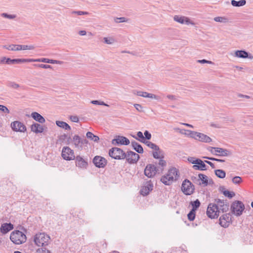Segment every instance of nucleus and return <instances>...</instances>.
Here are the masks:
<instances>
[{"label": "nucleus", "mask_w": 253, "mask_h": 253, "mask_svg": "<svg viewBox=\"0 0 253 253\" xmlns=\"http://www.w3.org/2000/svg\"><path fill=\"white\" fill-rule=\"evenodd\" d=\"M109 156L116 160H123L125 159V152L121 148L113 147L109 150Z\"/></svg>", "instance_id": "nucleus-5"}, {"label": "nucleus", "mask_w": 253, "mask_h": 253, "mask_svg": "<svg viewBox=\"0 0 253 253\" xmlns=\"http://www.w3.org/2000/svg\"><path fill=\"white\" fill-rule=\"evenodd\" d=\"M70 120L75 123H78L79 121V118L76 116H71Z\"/></svg>", "instance_id": "nucleus-57"}, {"label": "nucleus", "mask_w": 253, "mask_h": 253, "mask_svg": "<svg viewBox=\"0 0 253 253\" xmlns=\"http://www.w3.org/2000/svg\"><path fill=\"white\" fill-rule=\"evenodd\" d=\"M115 21L116 23L124 22H126V18L125 17L116 18Z\"/></svg>", "instance_id": "nucleus-58"}, {"label": "nucleus", "mask_w": 253, "mask_h": 253, "mask_svg": "<svg viewBox=\"0 0 253 253\" xmlns=\"http://www.w3.org/2000/svg\"><path fill=\"white\" fill-rule=\"evenodd\" d=\"M13 225L11 223H4L1 224L0 231L3 234H6L13 229Z\"/></svg>", "instance_id": "nucleus-23"}, {"label": "nucleus", "mask_w": 253, "mask_h": 253, "mask_svg": "<svg viewBox=\"0 0 253 253\" xmlns=\"http://www.w3.org/2000/svg\"><path fill=\"white\" fill-rule=\"evenodd\" d=\"M130 141L128 139L124 136H118L112 140L113 144L128 145Z\"/></svg>", "instance_id": "nucleus-17"}, {"label": "nucleus", "mask_w": 253, "mask_h": 253, "mask_svg": "<svg viewBox=\"0 0 253 253\" xmlns=\"http://www.w3.org/2000/svg\"><path fill=\"white\" fill-rule=\"evenodd\" d=\"M224 189V186H220L219 188L220 190L222 191V193L225 196L229 198H232L235 195V193L233 192H230L228 190L223 191Z\"/></svg>", "instance_id": "nucleus-38"}, {"label": "nucleus", "mask_w": 253, "mask_h": 253, "mask_svg": "<svg viewBox=\"0 0 253 253\" xmlns=\"http://www.w3.org/2000/svg\"><path fill=\"white\" fill-rule=\"evenodd\" d=\"M153 184L151 181H149L146 183L140 190V193L143 196L147 195L149 192L153 190Z\"/></svg>", "instance_id": "nucleus-19"}, {"label": "nucleus", "mask_w": 253, "mask_h": 253, "mask_svg": "<svg viewBox=\"0 0 253 253\" xmlns=\"http://www.w3.org/2000/svg\"><path fill=\"white\" fill-rule=\"evenodd\" d=\"M0 110L5 113H9V110L7 109V108L6 106H5L4 105H0Z\"/></svg>", "instance_id": "nucleus-54"}, {"label": "nucleus", "mask_w": 253, "mask_h": 253, "mask_svg": "<svg viewBox=\"0 0 253 253\" xmlns=\"http://www.w3.org/2000/svg\"><path fill=\"white\" fill-rule=\"evenodd\" d=\"M154 165L157 166L158 169H160V170H159L160 172H162L164 168L167 165V163L166 161L164 160V158H161L159 159L158 162L156 161Z\"/></svg>", "instance_id": "nucleus-25"}, {"label": "nucleus", "mask_w": 253, "mask_h": 253, "mask_svg": "<svg viewBox=\"0 0 253 253\" xmlns=\"http://www.w3.org/2000/svg\"><path fill=\"white\" fill-rule=\"evenodd\" d=\"M1 16L2 17L8 18L9 19H13L16 18V16L14 14H8L6 13H2L1 14Z\"/></svg>", "instance_id": "nucleus-46"}, {"label": "nucleus", "mask_w": 253, "mask_h": 253, "mask_svg": "<svg viewBox=\"0 0 253 253\" xmlns=\"http://www.w3.org/2000/svg\"><path fill=\"white\" fill-rule=\"evenodd\" d=\"M231 3L233 6L239 7L245 5L246 4V0H240L239 1L232 0Z\"/></svg>", "instance_id": "nucleus-37"}, {"label": "nucleus", "mask_w": 253, "mask_h": 253, "mask_svg": "<svg viewBox=\"0 0 253 253\" xmlns=\"http://www.w3.org/2000/svg\"><path fill=\"white\" fill-rule=\"evenodd\" d=\"M245 209L244 204L240 201L234 202L231 206L232 213L238 216H240Z\"/></svg>", "instance_id": "nucleus-4"}, {"label": "nucleus", "mask_w": 253, "mask_h": 253, "mask_svg": "<svg viewBox=\"0 0 253 253\" xmlns=\"http://www.w3.org/2000/svg\"><path fill=\"white\" fill-rule=\"evenodd\" d=\"M187 131L189 132L188 135L190 137L197 140L205 143H209L211 141V139L204 133L192 130Z\"/></svg>", "instance_id": "nucleus-3"}, {"label": "nucleus", "mask_w": 253, "mask_h": 253, "mask_svg": "<svg viewBox=\"0 0 253 253\" xmlns=\"http://www.w3.org/2000/svg\"><path fill=\"white\" fill-rule=\"evenodd\" d=\"M36 253H51L50 252L47 250L45 248H42L38 249L36 251Z\"/></svg>", "instance_id": "nucleus-52"}, {"label": "nucleus", "mask_w": 253, "mask_h": 253, "mask_svg": "<svg viewBox=\"0 0 253 253\" xmlns=\"http://www.w3.org/2000/svg\"><path fill=\"white\" fill-rule=\"evenodd\" d=\"M153 156L155 159H159L164 157L162 151L160 150V149L159 150H155V151L153 152Z\"/></svg>", "instance_id": "nucleus-41"}, {"label": "nucleus", "mask_w": 253, "mask_h": 253, "mask_svg": "<svg viewBox=\"0 0 253 253\" xmlns=\"http://www.w3.org/2000/svg\"><path fill=\"white\" fill-rule=\"evenodd\" d=\"M86 136L91 140L94 142H98L99 140V138L98 136L93 134L92 132L88 131L86 134Z\"/></svg>", "instance_id": "nucleus-40"}, {"label": "nucleus", "mask_w": 253, "mask_h": 253, "mask_svg": "<svg viewBox=\"0 0 253 253\" xmlns=\"http://www.w3.org/2000/svg\"><path fill=\"white\" fill-rule=\"evenodd\" d=\"M10 240L15 244L20 245L26 242V235L21 231H13L10 236Z\"/></svg>", "instance_id": "nucleus-1"}, {"label": "nucleus", "mask_w": 253, "mask_h": 253, "mask_svg": "<svg viewBox=\"0 0 253 253\" xmlns=\"http://www.w3.org/2000/svg\"><path fill=\"white\" fill-rule=\"evenodd\" d=\"M71 13L72 14H77L78 15H88L89 14L88 12L82 11H73Z\"/></svg>", "instance_id": "nucleus-49"}, {"label": "nucleus", "mask_w": 253, "mask_h": 253, "mask_svg": "<svg viewBox=\"0 0 253 253\" xmlns=\"http://www.w3.org/2000/svg\"><path fill=\"white\" fill-rule=\"evenodd\" d=\"M76 165L80 168H85L87 165V163L79 156L76 157Z\"/></svg>", "instance_id": "nucleus-31"}, {"label": "nucleus", "mask_w": 253, "mask_h": 253, "mask_svg": "<svg viewBox=\"0 0 253 253\" xmlns=\"http://www.w3.org/2000/svg\"><path fill=\"white\" fill-rule=\"evenodd\" d=\"M196 215V211H193V210H191V211L189 212L187 215L188 218L190 221H193L194 220L195 218Z\"/></svg>", "instance_id": "nucleus-45"}, {"label": "nucleus", "mask_w": 253, "mask_h": 253, "mask_svg": "<svg viewBox=\"0 0 253 253\" xmlns=\"http://www.w3.org/2000/svg\"><path fill=\"white\" fill-rule=\"evenodd\" d=\"M12 129L15 131L25 132L26 130V126L19 121H14L11 124Z\"/></svg>", "instance_id": "nucleus-14"}, {"label": "nucleus", "mask_w": 253, "mask_h": 253, "mask_svg": "<svg viewBox=\"0 0 253 253\" xmlns=\"http://www.w3.org/2000/svg\"><path fill=\"white\" fill-rule=\"evenodd\" d=\"M137 136L140 138L141 139H138L139 141L140 140H142L143 141H145V138L143 136V133L141 131H138L137 133Z\"/></svg>", "instance_id": "nucleus-59"}, {"label": "nucleus", "mask_w": 253, "mask_h": 253, "mask_svg": "<svg viewBox=\"0 0 253 253\" xmlns=\"http://www.w3.org/2000/svg\"><path fill=\"white\" fill-rule=\"evenodd\" d=\"M195 187L192 182L188 179H185L182 183L181 191L186 195H191L194 192Z\"/></svg>", "instance_id": "nucleus-6"}, {"label": "nucleus", "mask_w": 253, "mask_h": 253, "mask_svg": "<svg viewBox=\"0 0 253 253\" xmlns=\"http://www.w3.org/2000/svg\"><path fill=\"white\" fill-rule=\"evenodd\" d=\"M34 66L43 68V69H52V67L49 65H46V64H34Z\"/></svg>", "instance_id": "nucleus-47"}, {"label": "nucleus", "mask_w": 253, "mask_h": 253, "mask_svg": "<svg viewBox=\"0 0 253 253\" xmlns=\"http://www.w3.org/2000/svg\"><path fill=\"white\" fill-rule=\"evenodd\" d=\"M8 58L5 57H3L1 58H0V61H1V64L6 63V61Z\"/></svg>", "instance_id": "nucleus-64"}, {"label": "nucleus", "mask_w": 253, "mask_h": 253, "mask_svg": "<svg viewBox=\"0 0 253 253\" xmlns=\"http://www.w3.org/2000/svg\"><path fill=\"white\" fill-rule=\"evenodd\" d=\"M219 211L215 204L210 203L208 207L207 214L211 218H216L219 216Z\"/></svg>", "instance_id": "nucleus-8"}, {"label": "nucleus", "mask_w": 253, "mask_h": 253, "mask_svg": "<svg viewBox=\"0 0 253 253\" xmlns=\"http://www.w3.org/2000/svg\"><path fill=\"white\" fill-rule=\"evenodd\" d=\"M136 94L139 96H142L145 98H150L156 100H158L159 98V97L158 96L154 94L148 93L147 92L139 91L137 92Z\"/></svg>", "instance_id": "nucleus-24"}, {"label": "nucleus", "mask_w": 253, "mask_h": 253, "mask_svg": "<svg viewBox=\"0 0 253 253\" xmlns=\"http://www.w3.org/2000/svg\"><path fill=\"white\" fill-rule=\"evenodd\" d=\"M33 62H43L50 64H62L63 62L62 61L49 59L45 58H38V59H32Z\"/></svg>", "instance_id": "nucleus-20"}, {"label": "nucleus", "mask_w": 253, "mask_h": 253, "mask_svg": "<svg viewBox=\"0 0 253 253\" xmlns=\"http://www.w3.org/2000/svg\"><path fill=\"white\" fill-rule=\"evenodd\" d=\"M242 178L240 176H235L232 178V182L234 184H240L242 182Z\"/></svg>", "instance_id": "nucleus-50"}, {"label": "nucleus", "mask_w": 253, "mask_h": 253, "mask_svg": "<svg viewBox=\"0 0 253 253\" xmlns=\"http://www.w3.org/2000/svg\"><path fill=\"white\" fill-rule=\"evenodd\" d=\"M159 170L160 169H158L157 166L154 164H148L144 169V174L148 178H152L157 172H160Z\"/></svg>", "instance_id": "nucleus-7"}, {"label": "nucleus", "mask_w": 253, "mask_h": 253, "mask_svg": "<svg viewBox=\"0 0 253 253\" xmlns=\"http://www.w3.org/2000/svg\"><path fill=\"white\" fill-rule=\"evenodd\" d=\"M93 163L98 168H104L107 165V160L101 156H96L93 159Z\"/></svg>", "instance_id": "nucleus-12"}, {"label": "nucleus", "mask_w": 253, "mask_h": 253, "mask_svg": "<svg viewBox=\"0 0 253 253\" xmlns=\"http://www.w3.org/2000/svg\"><path fill=\"white\" fill-rule=\"evenodd\" d=\"M68 137L67 134H64L63 135H61L59 139L60 140L63 141L65 140V139L67 138Z\"/></svg>", "instance_id": "nucleus-60"}, {"label": "nucleus", "mask_w": 253, "mask_h": 253, "mask_svg": "<svg viewBox=\"0 0 253 253\" xmlns=\"http://www.w3.org/2000/svg\"><path fill=\"white\" fill-rule=\"evenodd\" d=\"M20 45L19 44H10L9 45H3V48L11 51L21 50Z\"/></svg>", "instance_id": "nucleus-33"}, {"label": "nucleus", "mask_w": 253, "mask_h": 253, "mask_svg": "<svg viewBox=\"0 0 253 253\" xmlns=\"http://www.w3.org/2000/svg\"><path fill=\"white\" fill-rule=\"evenodd\" d=\"M31 131L36 133H42L43 131V126L38 123H34L31 126Z\"/></svg>", "instance_id": "nucleus-26"}, {"label": "nucleus", "mask_w": 253, "mask_h": 253, "mask_svg": "<svg viewBox=\"0 0 253 253\" xmlns=\"http://www.w3.org/2000/svg\"><path fill=\"white\" fill-rule=\"evenodd\" d=\"M167 174L172 179L173 181H176L179 178V171L175 168L169 169Z\"/></svg>", "instance_id": "nucleus-18"}, {"label": "nucleus", "mask_w": 253, "mask_h": 253, "mask_svg": "<svg viewBox=\"0 0 253 253\" xmlns=\"http://www.w3.org/2000/svg\"><path fill=\"white\" fill-rule=\"evenodd\" d=\"M88 143V141L86 139H82L81 138V145L83 146L84 144H86Z\"/></svg>", "instance_id": "nucleus-63"}, {"label": "nucleus", "mask_w": 253, "mask_h": 253, "mask_svg": "<svg viewBox=\"0 0 253 253\" xmlns=\"http://www.w3.org/2000/svg\"><path fill=\"white\" fill-rule=\"evenodd\" d=\"M70 141H72L75 147L78 148L79 149H82V146L81 145V137L79 136L78 135H75L73 138L71 139L70 137L68 138V143L67 144H69Z\"/></svg>", "instance_id": "nucleus-15"}, {"label": "nucleus", "mask_w": 253, "mask_h": 253, "mask_svg": "<svg viewBox=\"0 0 253 253\" xmlns=\"http://www.w3.org/2000/svg\"><path fill=\"white\" fill-rule=\"evenodd\" d=\"M21 50H32L35 48V46L32 45H20Z\"/></svg>", "instance_id": "nucleus-48"}, {"label": "nucleus", "mask_w": 253, "mask_h": 253, "mask_svg": "<svg viewBox=\"0 0 253 253\" xmlns=\"http://www.w3.org/2000/svg\"><path fill=\"white\" fill-rule=\"evenodd\" d=\"M56 124L59 127L64 128L66 130H70L71 129L70 126L68 124H67L66 122H64L63 121H56Z\"/></svg>", "instance_id": "nucleus-36"}, {"label": "nucleus", "mask_w": 253, "mask_h": 253, "mask_svg": "<svg viewBox=\"0 0 253 253\" xmlns=\"http://www.w3.org/2000/svg\"><path fill=\"white\" fill-rule=\"evenodd\" d=\"M235 56L239 58H247L248 57V52L242 50H236L235 52Z\"/></svg>", "instance_id": "nucleus-32"}, {"label": "nucleus", "mask_w": 253, "mask_h": 253, "mask_svg": "<svg viewBox=\"0 0 253 253\" xmlns=\"http://www.w3.org/2000/svg\"><path fill=\"white\" fill-rule=\"evenodd\" d=\"M140 141L145 143L148 147L149 148L154 150H159V147L158 146L156 145L155 144L152 143V142L148 141H143L142 140H140Z\"/></svg>", "instance_id": "nucleus-35"}, {"label": "nucleus", "mask_w": 253, "mask_h": 253, "mask_svg": "<svg viewBox=\"0 0 253 253\" xmlns=\"http://www.w3.org/2000/svg\"><path fill=\"white\" fill-rule=\"evenodd\" d=\"M31 117L36 121L42 124L45 122V119L39 113L34 112L31 113Z\"/></svg>", "instance_id": "nucleus-28"}, {"label": "nucleus", "mask_w": 253, "mask_h": 253, "mask_svg": "<svg viewBox=\"0 0 253 253\" xmlns=\"http://www.w3.org/2000/svg\"><path fill=\"white\" fill-rule=\"evenodd\" d=\"M125 155L126 161L130 164L136 163L139 159L138 154L131 151L125 153Z\"/></svg>", "instance_id": "nucleus-9"}, {"label": "nucleus", "mask_w": 253, "mask_h": 253, "mask_svg": "<svg viewBox=\"0 0 253 253\" xmlns=\"http://www.w3.org/2000/svg\"><path fill=\"white\" fill-rule=\"evenodd\" d=\"M173 19L174 21L180 24H185L186 25L190 24H193V23H192L188 17L185 16L175 15L173 17Z\"/></svg>", "instance_id": "nucleus-21"}, {"label": "nucleus", "mask_w": 253, "mask_h": 253, "mask_svg": "<svg viewBox=\"0 0 253 253\" xmlns=\"http://www.w3.org/2000/svg\"><path fill=\"white\" fill-rule=\"evenodd\" d=\"M192 164H195L193 166L194 169L204 170H206V165L204 162L200 159H196L193 162H192Z\"/></svg>", "instance_id": "nucleus-16"}, {"label": "nucleus", "mask_w": 253, "mask_h": 253, "mask_svg": "<svg viewBox=\"0 0 253 253\" xmlns=\"http://www.w3.org/2000/svg\"><path fill=\"white\" fill-rule=\"evenodd\" d=\"M134 106L135 109L139 112H143V107L139 104H134Z\"/></svg>", "instance_id": "nucleus-53"}, {"label": "nucleus", "mask_w": 253, "mask_h": 253, "mask_svg": "<svg viewBox=\"0 0 253 253\" xmlns=\"http://www.w3.org/2000/svg\"><path fill=\"white\" fill-rule=\"evenodd\" d=\"M213 19L215 22L223 23H227L228 21V19L227 18H226L225 17L217 16V17H214Z\"/></svg>", "instance_id": "nucleus-43"}, {"label": "nucleus", "mask_w": 253, "mask_h": 253, "mask_svg": "<svg viewBox=\"0 0 253 253\" xmlns=\"http://www.w3.org/2000/svg\"><path fill=\"white\" fill-rule=\"evenodd\" d=\"M103 40H104V42L105 43L109 44H112L115 42L114 39L112 38H104Z\"/></svg>", "instance_id": "nucleus-51"}, {"label": "nucleus", "mask_w": 253, "mask_h": 253, "mask_svg": "<svg viewBox=\"0 0 253 253\" xmlns=\"http://www.w3.org/2000/svg\"><path fill=\"white\" fill-rule=\"evenodd\" d=\"M7 86L14 88L17 89L20 87V85L14 82H9L7 84Z\"/></svg>", "instance_id": "nucleus-44"}, {"label": "nucleus", "mask_w": 253, "mask_h": 253, "mask_svg": "<svg viewBox=\"0 0 253 253\" xmlns=\"http://www.w3.org/2000/svg\"><path fill=\"white\" fill-rule=\"evenodd\" d=\"M131 145L133 149L138 153H143V149L142 146L135 141H132Z\"/></svg>", "instance_id": "nucleus-29"}, {"label": "nucleus", "mask_w": 253, "mask_h": 253, "mask_svg": "<svg viewBox=\"0 0 253 253\" xmlns=\"http://www.w3.org/2000/svg\"><path fill=\"white\" fill-rule=\"evenodd\" d=\"M62 157L64 160H71L75 158L73 151L69 147H64L62 151Z\"/></svg>", "instance_id": "nucleus-10"}, {"label": "nucleus", "mask_w": 253, "mask_h": 253, "mask_svg": "<svg viewBox=\"0 0 253 253\" xmlns=\"http://www.w3.org/2000/svg\"><path fill=\"white\" fill-rule=\"evenodd\" d=\"M216 176L220 178H223L225 177L226 173L222 169H216L214 171Z\"/></svg>", "instance_id": "nucleus-42"}, {"label": "nucleus", "mask_w": 253, "mask_h": 253, "mask_svg": "<svg viewBox=\"0 0 253 253\" xmlns=\"http://www.w3.org/2000/svg\"><path fill=\"white\" fill-rule=\"evenodd\" d=\"M161 181L166 185H170L173 182L172 181V179L170 177L168 176L167 173L162 176Z\"/></svg>", "instance_id": "nucleus-30"}, {"label": "nucleus", "mask_w": 253, "mask_h": 253, "mask_svg": "<svg viewBox=\"0 0 253 253\" xmlns=\"http://www.w3.org/2000/svg\"><path fill=\"white\" fill-rule=\"evenodd\" d=\"M216 201V206L219 211V212L222 211V212L227 211L229 209V205L227 204L226 201L218 199Z\"/></svg>", "instance_id": "nucleus-13"}, {"label": "nucleus", "mask_w": 253, "mask_h": 253, "mask_svg": "<svg viewBox=\"0 0 253 253\" xmlns=\"http://www.w3.org/2000/svg\"><path fill=\"white\" fill-rule=\"evenodd\" d=\"M231 221V215L230 213L223 214L219 218V224L224 228L229 225V222Z\"/></svg>", "instance_id": "nucleus-11"}, {"label": "nucleus", "mask_w": 253, "mask_h": 253, "mask_svg": "<svg viewBox=\"0 0 253 253\" xmlns=\"http://www.w3.org/2000/svg\"><path fill=\"white\" fill-rule=\"evenodd\" d=\"M199 180L202 181V183H200V184H203L204 186H207L208 184V177L207 175L203 174H199L198 175Z\"/></svg>", "instance_id": "nucleus-34"}, {"label": "nucleus", "mask_w": 253, "mask_h": 253, "mask_svg": "<svg viewBox=\"0 0 253 253\" xmlns=\"http://www.w3.org/2000/svg\"><path fill=\"white\" fill-rule=\"evenodd\" d=\"M190 205L192 207V209L191 210H193V211H196L197 209L200 207L201 205V203L198 199H197L194 201H191L190 202Z\"/></svg>", "instance_id": "nucleus-39"}, {"label": "nucleus", "mask_w": 253, "mask_h": 253, "mask_svg": "<svg viewBox=\"0 0 253 253\" xmlns=\"http://www.w3.org/2000/svg\"><path fill=\"white\" fill-rule=\"evenodd\" d=\"M50 237L44 233L37 234L34 237V242L38 246L43 247L48 244Z\"/></svg>", "instance_id": "nucleus-2"}, {"label": "nucleus", "mask_w": 253, "mask_h": 253, "mask_svg": "<svg viewBox=\"0 0 253 253\" xmlns=\"http://www.w3.org/2000/svg\"><path fill=\"white\" fill-rule=\"evenodd\" d=\"M33 62L32 59H11L10 58H7L6 61V64H14L23 63L26 62Z\"/></svg>", "instance_id": "nucleus-22"}, {"label": "nucleus", "mask_w": 253, "mask_h": 253, "mask_svg": "<svg viewBox=\"0 0 253 253\" xmlns=\"http://www.w3.org/2000/svg\"><path fill=\"white\" fill-rule=\"evenodd\" d=\"M216 153L217 154V156H228L231 155L230 152L225 149L222 148L217 147L215 148Z\"/></svg>", "instance_id": "nucleus-27"}, {"label": "nucleus", "mask_w": 253, "mask_h": 253, "mask_svg": "<svg viewBox=\"0 0 253 253\" xmlns=\"http://www.w3.org/2000/svg\"><path fill=\"white\" fill-rule=\"evenodd\" d=\"M215 148L216 147H211V150H210V152H211V153H212L213 155H217V154L216 153V152H215Z\"/></svg>", "instance_id": "nucleus-62"}, {"label": "nucleus", "mask_w": 253, "mask_h": 253, "mask_svg": "<svg viewBox=\"0 0 253 253\" xmlns=\"http://www.w3.org/2000/svg\"><path fill=\"white\" fill-rule=\"evenodd\" d=\"M197 62L198 63H202V64H204V63H208V64H213V63L212 61H209V60H206V59L198 60L197 61Z\"/></svg>", "instance_id": "nucleus-55"}, {"label": "nucleus", "mask_w": 253, "mask_h": 253, "mask_svg": "<svg viewBox=\"0 0 253 253\" xmlns=\"http://www.w3.org/2000/svg\"><path fill=\"white\" fill-rule=\"evenodd\" d=\"M144 134L145 135L144 138L146 139L149 140L151 139V134L148 130H145L144 132Z\"/></svg>", "instance_id": "nucleus-56"}, {"label": "nucleus", "mask_w": 253, "mask_h": 253, "mask_svg": "<svg viewBox=\"0 0 253 253\" xmlns=\"http://www.w3.org/2000/svg\"><path fill=\"white\" fill-rule=\"evenodd\" d=\"M167 97L169 98V99L175 100H176V96L173 95H168L167 96Z\"/></svg>", "instance_id": "nucleus-61"}]
</instances>
